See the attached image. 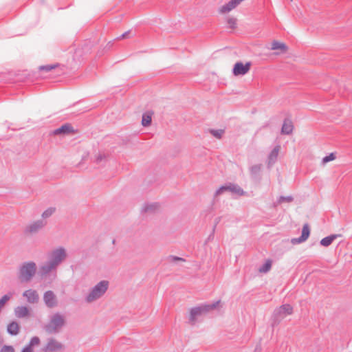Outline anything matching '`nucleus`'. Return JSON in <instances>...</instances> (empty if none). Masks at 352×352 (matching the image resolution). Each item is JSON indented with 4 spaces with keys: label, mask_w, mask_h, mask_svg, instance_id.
<instances>
[{
    "label": "nucleus",
    "mask_w": 352,
    "mask_h": 352,
    "mask_svg": "<svg viewBox=\"0 0 352 352\" xmlns=\"http://www.w3.org/2000/svg\"><path fill=\"white\" fill-rule=\"evenodd\" d=\"M67 256L65 249L63 247L52 250L48 256V261L40 267L41 276H47L50 272L56 271L58 266Z\"/></svg>",
    "instance_id": "obj_1"
},
{
    "label": "nucleus",
    "mask_w": 352,
    "mask_h": 352,
    "mask_svg": "<svg viewBox=\"0 0 352 352\" xmlns=\"http://www.w3.org/2000/svg\"><path fill=\"white\" fill-rule=\"evenodd\" d=\"M36 271L37 266L35 262H23L18 267L17 278L21 283H28L34 277Z\"/></svg>",
    "instance_id": "obj_2"
},
{
    "label": "nucleus",
    "mask_w": 352,
    "mask_h": 352,
    "mask_svg": "<svg viewBox=\"0 0 352 352\" xmlns=\"http://www.w3.org/2000/svg\"><path fill=\"white\" fill-rule=\"evenodd\" d=\"M65 324L64 316L60 313L57 312L50 317L48 323L45 325L44 329L50 334L56 333Z\"/></svg>",
    "instance_id": "obj_3"
},
{
    "label": "nucleus",
    "mask_w": 352,
    "mask_h": 352,
    "mask_svg": "<svg viewBox=\"0 0 352 352\" xmlns=\"http://www.w3.org/2000/svg\"><path fill=\"white\" fill-rule=\"evenodd\" d=\"M109 282L107 280H101L85 296L87 302H92L101 298L107 291Z\"/></svg>",
    "instance_id": "obj_4"
},
{
    "label": "nucleus",
    "mask_w": 352,
    "mask_h": 352,
    "mask_svg": "<svg viewBox=\"0 0 352 352\" xmlns=\"http://www.w3.org/2000/svg\"><path fill=\"white\" fill-rule=\"evenodd\" d=\"M220 302L221 300H218L210 304H201L199 306L191 308L189 317L190 322L191 324H195L197 316L216 309L219 306Z\"/></svg>",
    "instance_id": "obj_5"
},
{
    "label": "nucleus",
    "mask_w": 352,
    "mask_h": 352,
    "mask_svg": "<svg viewBox=\"0 0 352 352\" xmlns=\"http://www.w3.org/2000/svg\"><path fill=\"white\" fill-rule=\"evenodd\" d=\"M293 313V307L289 304H285L276 308L274 311V323L278 322L281 318Z\"/></svg>",
    "instance_id": "obj_6"
},
{
    "label": "nucleus",
    "mask_w": 352,
    "mask_h": 352,
    "mask_svg": "<svg viewBox=\"0 0 352 352\" xmlns=\"http://www.w3.org/2000/svg\"><path fill=\"white\" fill-rule=\"evenodd\" d=\"M250 62H247L245 64L242 62H237L233 67L232 73L234 76H243L250 71Z\"/></svg>",
    "instance_id": "obj_7"
},
{
    "label": "nucleus",
    "mask_w": 352,
    "mask_h": 352,
    "mask_svg": "<svg viewBox=\"0 0 352 352\" xmlns=\"http://www.w3.org/2000/svg\"><path fill=\"white\" fill-rule=\"evenodd\" d=\"M46 225V221L43 219L36 220L30 223L25 229L26 234H34L38 232L42 228Z\"/></svg>",
    "instance_id": "obj_8"
},
{
    "label": "nucleus",
    "mask_w": 352,
    "mask_h": 352,
    "mask_svg": "<svg viewBox=\"0 0 352 352\" xmlns=\"http://www.w3.org/2000/svg\"><path fill=\"white\" fill-rule=\"evenodd\" d=\"M43 301L45 305L49 308H53L57 305V299L54 293L48 290L43 294Z\"/></svg>",
    "instance_id": "obj_9"
},
{
    "label": "nucleus",
    "mask_w": 352,
    "mask_h": 352,
    "mask_svg": "<svg viewBox=\"0 0 352 352\" xmlns=\"http://www.w3.org/2000/svg\"><path fill=\"white\" fill-rule=\"evenodd\" d=\"M63 348V344L55 340L54 338H50L45 347L43 349L44 352H55L60 350Z\"/></svg>",
    "instance_id": "obj_10"
},
{
    "label": "nucleus",
    "mask_w": 352,
    "mask_h": 352,
    "mask_svg": "<svg viewBox=\"0 0 352 352\" xmlns=\"http://www.w3.org/2000/svg\"><path fill=\"white\" fill-rule=\"evenodd\" d=\"M23 296L26 298V300L31 304L37 303L39 300V296L38 292L34 289H28L23 293Z\"/></svg>",
    "instance_id": "obj_11"
},
{
    "label": "nucleus",
    "mask_w": 352,
    "mask_h": 352,
    "mask_svg": "<svg viewBox=\"0 0 352 352\" xmlns=\"http://www.w3.org/2000/svg\"><path fill=\"white\" fill-rule=\"evenodd\" d=\"M310 234V229L308 224H305L302 229L301 235L298 238H294L292 239L293 243H300L305 241Z\"/></svg>",
    "instance_id": "obj_12"
},
{
    "label": "nucleus",
    "mask_w": 352,
    "mask_h": 352,
    "mask_svg": "<svg viewBox=\"0 0 352 352\" xmlns=\"http://www.w3.org/2000/svg\"><path fill=\"white\" fill-rule=\"evenodd\" d=\"M239 4V3L237 0H230L220 8L219 12L223 14L228 12L235 8Z\"/></svg>",
    "instance_id": "obj_13"
},
{
    "label": "nucleus",
    "mask_w": 352,
    "mask_h": 352,
    "mask_svg": "<svg viewBox=\"0 0 352 352\" xmlns=\"http://www.w3.org/2000/svg\"><path fill=\"white\" fill-rule=\"evenodd\" d=\"M279 152V146H275L270 153L268 157H267V165L269 167H270L272 164H274L278 157Z\"/></svg>",
    "instance_id": "obj_14"
},
{
    "label": "nucleus",
    "mask_w": 352,
    "mask_h": 352,
    "mask_svg": "<svg viewBox=\"0 0 352 352\" xmlns=\"http://www.w3.org/2000/svg\"><path fill=\"white\" fill-rule=\"evenodd\" d=\"M14 314L19 318H25L30 315V310L26 306H18L14 309Z\"/></svg>",
    "instance_id": "obj_15"
},
{
    "label": "nucleus",
    "mask_w": 352,
    "mask_h": 352,
    "mask_svg": "<svg viewBox=\"0 0 352 352\" xmlns=\"http://www.w3.org/2000/svg\"><path fill=\"white\" fill-rule=\"evenodd\" d=\"M294 126L292 122L289 119H285L283 122L281 133L285 135H289L292 133Z\"/></svg>",
    "instance_id": "obj_16"
},
{
    "label": "nucleus",
    "mask_w": 352,
    "mask_h": 352,
    "mask_svg": "<svg viewBox=\"0 0 352 352\" xmlns=\"http://www.w3.org/2000/svg\"><path fill=\"white\" fill-rule=\"evenodd\" d=\"M74 131L73 127L69 124H65L60 127L55 129L54 133L55 135L59 134H69Z\"/></svg>",
    "instance_id": "obj_17"
},
{
    "label": "nucleus",
    "mask_w": 352,
    "mask_h": 352,
    "mask_svg": "<svg viewBox=\"0 0 352 352\" xmlns=\"http://www.w3.org/2000/svg\"><path fill=\"white\" fill-rule=\"evenodd\" d=\"M227 190L238 195H243L245 194L244 190L239 185L232 183L227 184Z\"/></svg>",
    "instance_id": "obj_18"
},
{
    "label": "nucleus",
    "mask_w": 352,
    "mask_h": 352,
    "mask_svg": "<svg viewBox=\"0 0 352 352\" xmlns=\"http://www.w3.org/2000/svg\"><path fill=\"white\" fill-rule=\"evenodd\" d=\"M7 331L11 336H16L19 332V324L15 321L9 323L7 327Z\"/></svg>",
    "instance_id": "obj_19"
},
{
    "label": "nucleus",
    "mask_w": 352,
    "mask_h": 352,
    "mask_svg": "<svg viewBox=\"0 0 352 352\" xmlns=\"http://www.w3.org/2000/svg\"><path fill=\"white\" fill-rule=\"evenodd\" d=\"M337 234H331L321 239L320 244L324 247H328L338 236Z\"/></svg>",
    "instance_id": "obj_20"
},
{
    "label": "nucleus",
    "mask_w": 352,
    "mask_h": 352,
    "mask_svg": "<svg viewBox=\"0 0 352 352\" xmlns=\"http://www.w3.org/2000/svg\"><path fill=\"white\" fill-rule=\"evenodd\" d=\"M159 208L157 203L146 204L142 208V212H153Z\"/></svg>",
    "instance_id": "obj_21"
},
{
    "label": "nucleus",
    "mask_w": 352,
    "mask_h": 352,
    "mask_svg": "<svg viewBox=\"0 0 352 352\" xmlns=\"http://www.w3.org/2000/svg\"><path fill=\"white\" fill-rule=\"evenodd\" d=\"M261 164H255L250 168V173L253 178H256L259 176L261 171Z\"/></svg>",
    "instance_id": "obj_22"
},
{
    "label": "nucleus",
    "mask_w": 352,
    "mask_h": 352,
    "mask_svg": "<svg viewBox=\"0 0 352 352\" xmlns=\"http://www.w3.org/2000/svg\"><path fill=\"white\" fill-rule=\"evenodd\" d=\"M287 46L283 43H280L277 41H274L272 43L271 50H280L284 52L287 51Z\"/></svg>",
    "instance_id": "obj_23"
},
{
    "label": "nucleus",
    "mask_w": 352,
    "mask_h": 352,
    "mask_svg": "<svg viewBox=\"0 0 352 352\" xmlns=\"http://www.w3.org/2000/svg\"><path fill=\"white\" fill-rule=\"evenodd\" d=\"M152 113H145L142 115V124L144 126H148L151 124L152 120Z\"/></svg>",
    "instance_id": "obj_24"
},
{
    "label": "nucleus",
    "mask_w": 352,
    "mask_h": 352,
    "mask_svg": "<svg viewBox=\"0 0 352 352\" xmlns=\"http://www.w3.org/2000/svg\"><path fill=\"white\" fill-rule=\"evenodd\" d=\"M294 200V197L292 195L289 196H280L276 202L274 204V206H276L278 204H280L283 202H292Z\"/></svg>",
    "instance_id": "obj_25"
},
{
    "label": "nucleus",
    "mask_w": 352,
    "mask_h": 352,
    "mask_svg": "<svg viewBox=\"0 0 352 352\" xmlns=\"http://www.w3.org/2000/svg\"><path fill=\"white\" fill-rule=\"evenodd\" d=\"M210 133L217 139H221L225 133L224 129H209Z\"/></svg>",
    "instance_id": "obj_26"
},
{
    "label": "nucleus",
    "mask_w": 352,
    "mask_h": 352,
    "mask_svg": "<svg viewBox=\"0 0 352 352\" xmlns=\"http://www.w3.org/2000/svg\"><path fill=\"white\" fill-rule=\"evenodd\" d=\"M272 267V263L270 261H267L260 268L259 272L262 273H267L270 271Z\"/></svg>",
    "instance_id": "obj_27"
},
{
    "label": "nucleus",
    "mask_w": 352,
    "mask_h": 352,
    "mask_svg": "<svg viewBox=\"0 0 352 352\" xmlns=\"http://www.w3.org/2000/svg\"><path fill=\"white\" fill-rule=\"evenodd\" d=\"M55 212V208L50 207L46 209L42 214V217L45 219L48 218L52 215V214Z\"/></svg>",
    "instance_id": "obj_28"
},
{
    "label": "nucleus",
    "mask_w": 352,
    "mask_h": 352,
    "mask_svg": "<svg viewBox=\"0 0 352 352\" xmlns=\"http://www.w3.org/2000/svg\"><path fill=\"white\" fill-rule=\"evenodd\" d=\"M39 343V338L37 336H34L30 339L29 343L27 345L32 348L34 346L38 345Z\"/></svg>",
    "instance_id": "obj_29"
},
{
    "label": "nucleus",
    "mask_w": 352,
    "mask_h": 352,
    "mask_svg": "<svg viewBox=\"0 0 352 352\" xmlns=\"http://www.w3.org/2000/svg\"><path fill=\"white\" fill-rule=\"evenodd\" d=\"M57 67V65H47L39 67L40 71L50 72Z\"/></svg>",
    "instance_id": "obj_30"
},
{
    "label": "nucleus",
    "mask_w": 352,
    "mask_h": 352,
    "mask_svg": "<svg viewBox=\"0 0 352 352\" xmlns=\"http://www.w3.org/2000/svg\"><path fill=\"white\" fill-rule=\"evenodd\" d=\"M0 352H14V349L10 345H3L0 349Z\"/></svg>",
    "instance_id": "obj_31"
},
{
    "label": "nucleus",
    "mask_w": 352,
    "mask_h": 352,
    "mask_svg": "<svg viewBox=\"0 0 352 352\" xmlns=\"http://www.w3.org/2000/svg\"><path fill=\"white\" fill-rule=\"evenodd\" d=\"M226 191H228L227 190V184L226 185H223V186H221V187H219L215 192L214 193V195L215 196H218L221 194H222L223 192H226Z\"/></svg>",
    "instance_id": "obj_32"
},
{
    "label": "nucleus",
    "mask_w": 352,
    "mask_h": 352,
    "mask_svg": "<svg viewBox=\"0 0 352 352\" xmlns=\"http://www.w3.org/2000/svg\"><path fill=\"white\" fill-rule=\"evenodd\" d=\"M167 259L170 262H175V261H185L183 258H181V257H179V256H173V255L168 256Z\"/></svg>",
    "instance_id": "obj_33"
},
{
    "label": "nucleus",
    "mask_w": 352,
    "mask_h": 352,
    "mask_svg": "<svg viewBox=\"0 0 352 352\" xmlns=\"http://www.w3.org/2000/svg\"><path fill=\"white\" fill-rule=\"evenodd\" d=\"M335 155L333 153H330L329 155H327L325 156L323 159H322V162L323 163H327V162H329L335 159Z\"/></svg>",
    "instance_id": "obj_34"
},
{
    "label": "nucleus",
    "mask_w": 352,
    "mask_h": 352,
    "mask_svg": "<svg viewBox=\"0 0 352 352\" xmlns=\"http://www.w3.org/2000/svg\"><path fill=\"white\" fill-rule=\"evenodd\" d=\"M228 23L230 25V28H234L236 25V19L233 18L228 19Z\"/></svg>",
    "instance_id": "obj_35"
},
{
    "label": "nucleus",
    "mask_w": 352,
    "mask_h": 352,
    "mask_svg": "<svg viewBox=\"0 0 352 352\" xmlns=\"http://www.w3.org/2000/svg\"><path fill=\"white\" fill-rule=\"evenodd\" d=\"M21 352H33V350L32 348L26 345L25 347L23 348Z\"/></svg>",
    "instance_id": "obj_36"
},
{
    "label": "nucleus",
    "mask_w": 352,
    "mask_h": 352,
    "mask_svg": "<svg viewBox=\"0 0 352 352\" xmlns=\"http://www.w3.org/2000/svg\"><path fill=\"white\" fill-rule=\"evenodd\" d=\"M104 158V155L102 154H98L96 157V161L97 163L100 162Z\"/></svg>",
    "instance_id": "obj_37"
},
{
    "label": "nucleus",
    "mask_w": 352,
    "mask_h": 352,
    "mask_svg": "<svg viewBox=\"0 0 352 352\" xmlns=\"http://www.w3.org/2000/svg\"><path fill=\"white\" fill-rule=\"evenodd\" d=\"M129 34V31H126L122 34H121L120 36L117 37V39H122L126 38V35Z\"/></svg>",
    "instance_id": "obj_38"
},
{
    "label": "nucleus",
    "mask_w": 352,
    "mask_h": 352,
    "mask_svg": "<svg viewBox=\"0 0 352 352\" xmlns=\"http://www.w3.org/2000/svg\"><path fill=\"white\" fill-rule=\"evenodd\" d=\"M113 41H109V42L107 44V45H106L105 48H106V49H107V50H109V49L111 47V46L113 45Z\"/></svg>",
    "instance_id": "obj_39"
},
{
    "label": "nucleus",
    "mask_w": 352,
    "mask_h": 352,
    "mask_svg": "<svg viewBox=\"0 0 352 352\" xmlns=\"http://www.w3.org/2000/svg\"><path fill=\"white\" fill-rule=\"evenodd\" d=\"M238 2L240 3L241 1H243V0H237Z\"/></svg>",
    "instance_id": "obj_40"
},
{
    "label": "nucleus",
    "mask_w": 352,
    "mask_h": 352,
    "mask_svg": "<svg viewBox=\"0 0 352 352\" xmlns=\"http://www.w3.org/2000/svg\"><path fill=\"white\" fill-rule=\"evenodd\" d=\"M218 223V221L216 222V224L214 226V228H216V225Z\"/></svg>",
    "instance_id": "obj_41"
}]
</instances>
